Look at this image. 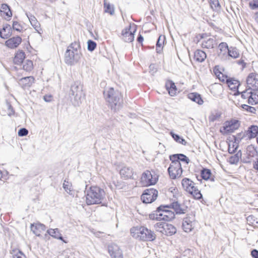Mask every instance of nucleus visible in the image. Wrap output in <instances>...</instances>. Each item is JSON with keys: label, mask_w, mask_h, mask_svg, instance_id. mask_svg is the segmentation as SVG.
Here are the masks:
<instances>
[{"label": "nucleus", "mask_w": 258, "mask_h": 258, "mask_svg": "<svg viewBox=\"0 0 258 258\" xmlns=\"http://www.w3.org/2000/svg\"><path fill=\"white\" fill-rule=\"evenodd\" d=\"M171 162L168 168V172L171 179H175L179 178L182 173L180 161L185 162L188 164L189 159L183 154H174L170 156Z\"/></svg>", "instance_id": "obj_1"}, {"label": "nucleus", "mask_w": 258, "mask_h": 258, "mask_svg": "<svg viewBox=\"0 0 258 258\" xmlns=\"http://www.w3.org/2000/svg\"><path fill=\"white\" fill-rule=\"evenodd\" d=\"M130 232L133 238L142 241H152L156 239V237L154 231L142 225L132 227Z\"/></svg>", "instance_id": "obj_2"}, {"label": "nucleus", "mask_w": 258, "mask_h": 258, "mask_svg": "<svg viewBox=\"0 0 258 258\" xmlns=\"http://www.w3.org/2000/svg\"><path fill=\"white\" fill-rule=\"evenodd\" d=\"M171 207L161 205L158 207L155 213L150 215V218L157 221H171L174 219V212L170 210Z\"/></svg>", "instance_id": "obj_3"}, {"label": "nucleus", "mask_w": 258, "mask_h": 258, "mask_svg": "<svg viewBox=\"0 0 258 258\" xmlns=\"http://www.w3.org/2000/svg\"><path fill=\"white\" fill-rule=\"evenodd\" d=\"M105 195V192L104 189L97 186H92L86 195V203L88 205L100 204Z\"/></svg>", "instance_id": "obj_4"}, {"label": "nucleus", "mask_w": 258, "mask_h": 258, "mask_svg": "<svg viewBox=\"0 0 258 258\" xmlns=\"http://www.w3.org/2000/svg\"><path fill=\"white\" fill-rule=\"evenodd\" d=\"M81 56L80 44L77 42H74L68 47L66 51L65 62L68 64H74L79 60Z\"/></svg>", "instance_id": "obj_5"}, {"label": "nucleus", "mask_w": 258, "mask_h": 258, "mask_svg": "<svg viewBox=\"0 0 258 258\" xmlns=\"http://www.w3.org/2000/svg\"><path fill=\"white\" fill-rule=\"evenodd\" d=\"M246 84L248 88L245 91L241 92V97H252L257 95L258 97V74L255 73H250L246 78Z\"/></svg>", "instance_id": "obj_6"}, {"label": "nucleus", "mask_w": 258, "mask_h": 258, "mask_svg": "<svg viewBox=\"0 0 258 258\" xmlns=\"http://www.w3.org/2000/svg\"><path fill=\"white\" fill-rule=\"evenodd\" d=\"M159 174L154 170H147L141 175L140 183L142 186L147 187L155 185L159 179Z\"/></svg>", "instance_id": "obj_7"}, {"label": "nucleus", "mask_w": 258, "mask_h": 258, "mask_svg": "<svg viewBox=\"0 0 258 258\" xmlns=\"http://www.w3.org/2000/svg\"><path fill=\"white\" fill-rule=\"evenodd\" d=\"M157 231L167 236H171L176 232V227L171 224L165 222H158L155 226Z\"/></svg>", "instance_id": "obj_8"}, {"label": "nucleus", "mask_w": 258, "mask_h": 258, "mask_svg": "<svg viewBox=\"0 0 258 258\" xmlns=\"http://www.w3.org/2000/svg\"><path fill=\"white\" fill-rule=\"evenodd\" d=\"M158 196L157 189L150 188L145 189L142 194L141 199L144 203L150 204L155 201Z\"/></svg>", "instance_id": "obj_9"}, {"label": "nucleus", "mask_w": 258, "mask_h": 258, "mask_svg": "<svg viewBox=\"0 0 258 258\" xmlns=\"http://www.w3.org/2000/svg\"><path fill=\"white\" fill-rule=\"evenodd\" d=\"M136 32L135 26L130 25L122 31V39L126 42H131L134 40V33Z\"/></svg>", "instance_id": "obj_10"}, {"label": "nucleus", "mask_w": 258, "mask_h": 258, "mask_svg": "<svg viewBox=\"0 0 258 258\" xmlns=\"http://www.w3.org/2000/svg\"><path fill=\"white\" fill-rule=\"evenodd\" d=\"M108 252L112 258H123L122 251L115 244H111L108 247Z\"/></svg>", "instance_id": "obj_11"}, {"label": "nucleus", "mask_w": 258, "mask_h": 258, "mask_svg": "<svg viewBox=\"0 0 258 258\" xmlns=\"http://www.w3.org/2000/svg\"><path fill=\"white\" fill-rule=\"evenodd\" d=\"M31 230L37 236H41L46 232L45 226L39 223L31 224Z\"/></svg>", "instance_id": "obj_12"}, {"label": "nucleus", "mask_w": 258, "mask_h": 258, "mask_svg": "<svg viewBox=\"0 0 258 258\" xmlns=\"http://www.w3.org/2000/svg\"><path fill=\"white\" fill-rule=\"evenodd\" d=\"M22 42V38L20 36L13 37L5 42V45L11 49L18 47Z\"/></svg>", "instance_id": "obj_13"}, {"label": "nucleus", "mask_w": 258, "mask_h": 258, "mask_svg": "<svg viewBox=\"0 0 258 258\" xmlns=\"http://www.w3.org/2000/svg\"><path fill=\"white\" fill-rule=\"evenodd\" d=\"M82 86L79 82H74L72 85L70 95L75 97H81L82 95Z\"/></svg>", "instance_id": "obj_14"}, {"label": "nucleus", "mask_w": 258, "mask_h": 258, "mask_svg": "<svg viewBox=\"0 0 258 258\" xmlns=\"http://www.w3.org/2000/svg\"><path fill=\"white\" fill-rule=\"evenodd\" d=\"M183 188L189 194L192 195L194 192V182L188 178H184L181 181Z\"/></svg>", "instance_id": "obj_15"}, {"label": "nucleus", "mask_w": 258, "mask_h": 258, "mask_svg": "<svg viewBox=\"0 0 258 258\" xmlns=\"http://www.w3.org/2000/svg\"><path fill=\"white\" fill-rule=\"evenodd\" d=\"M193 220L192 217H186L184 218L182 222V229L185 232H189L193 229Z\"/></svg>", "instance_id": "obj_16"}, {"label": "nucleus", "mask_w": 258, "mask_h": 258, "mask_svg": "<svg viewBox=\"0 0 258 258\" xmlns=\"http://www.w3.org/2000/svg\"><path fill=\"white\" fill-rule=\"evenodd\" d=\"M226 84L231 90L236 91V92L234 93V95H236L239 94V92L238 90V88L240 85V83L238 81L233 78H230Z\"/></svg>", "instance_id": "obj_17"}, {"label": "nucleus", "mask_w": 258, "mask_h": 258, "mask_svg": "<svg viewBox=\"0 0 258 258\" xmlns=\"http://www.w3.org/2000/svg\"><path fill=\"white\" fill-rule=\"evenodd\" d=\"M201 176L203 179L205 180H210L212 182L215 181V177L212 174L210 169L203 168L201 171Z\"/></svg>", "instance_id": "obj_18"}, {"label": "nucleus", "mask_w": 258, "mask_h": 258, "mask_svg": "<svg viewBox=\"0 0 258 258\" xmlns=\"http://www.w3.org/2000/svg\"><path fill=\"white\" fill-rule=\"evenodd\" d=\"M63 188L70 195L73 197H77V191L74 189L72 187L71 182L69 181L68 180H64L63 183Z\"/></svg>", "instance_id": "obj_19"}, {"label": "nucleus", "mask_w": 258, "mask_h": 258, "mask_svg": "<svg viewBox=\"0 0 258 258\" xmlns=\"http://www.w3.org/2000/svg\"><path fill=\"white\" fill-rule=\"evenodd\" d=\"M198 42H201L200 44L203 48H213L215 45L216 41L213 38H207L198 41Z\"/></svg>", "instance_id": "obj_20"}, {"label": "nucleus", "mask_w": 258, "mask_h": 258, "mask_svg": "<svg viewBox=\"0 0 258 258\" xmlns=\"http://www.w3.org/2000/svg\"><path fill=\"white\" fill-rule=\"evenodd\" d=\"M34 79L33 77H26L19 80V84L22 87H30L34 83Z\"/></svg>", "instance_id": "obj_21"}, {"label": "nucleus", "mask_w": 258, "mask_h": 258, "mask_svg": "<svg viewBox=\"0 0 258 258\" xmlns=\"http://www.w3.org/2000/svg\"><path fill=\"white\" fill-rule=\"evenodd\" d=\"M11 35V27L9 24L4 25L3 29L0 31V36L3 39H7Z\"/></svg>", "instance_id": "obj_22"}, {"label": "nucleus", "mask_w": 258, "mask_h": 258, "mask_svg": "<svg viewBox=\"0 0 258 258\" xmlns=\"http://www.w3.org/2000/svg\"><path fill=\"white\" fill-rule=\"evenodd\" d=\"M1 15L5 19H8L11 17L12 14L9 7L6 4H3L0 10Z\"/></svg>", "instance_id": "obj_23"}, {"label": "nucleus", "mask_w": 258, "mask_h": 258, "mask_svg": "<svg viewBox=\"0 0 258 258\" xmlns=\"http://www.w3.org/2000/svg\"><path fill=\"white\" fill-rule=\"evenodd\" d=\"M166 87L171 96L176 95L177 88L175 84L172 81H168L166 83Z\"/></svg>", "instance_id": "obj_24"}, {"label": "nucleus", "mask_w": 258, "mask_h": 258, "mask_svg": "<svg viewBox=\"0 0 258 258\" xmlns=\"http://www.w3.org/2000/svg\"><path fill=\"white\" fill-rule=\"evenodd\" d=\"M219 51L218 52V55L219 57H223L225 56L228 52L229 48L226 42H221L218 46Z\"/></svg>", "instance_id": "obj_25"}, {"label": "nucleus", "mask_w": 258, "mask_h": 258, "mask_svg": "<svg viewBox=\"0 0 258 258\" xmlns=\"http://www.w3.org/2000/svg\"><path fill=\"white\" fill-rule=\"evenodd\" d=\"M247 134H248V138H254L258 136V126L252 125L248 128Z\"/></svg>", "instance_id": "obj_26"}, {"label": "nucleus", "mask_w": 258, "mask_h": 258, "mask_svg": "<svg viewBox=\"0 0 258 258\" xmlns=\"http://www.w3.org/2000/svg\"><path fill=\"white\" fill-rule=\"evenodd\" d=\"M47 232L51 236L55 237V238L62 240L64 243H67L68 241L64 240L61 236V234L59 232V230L57 228L56 229H50L47 231Z\"/></svg>", "instance_id": "obj_27"}, {"label": "nucleus", "mask_w": 258, "mask_h": 258, "mask_svg": "<svg viewBox=\"0 0 258 258\" xmlns=\"http://www.w3.org/2000/svg\"><path fill=\"white\" fill-rule=\"evenodd\" d=\"M25 58V54L22 50H18L15 54L14 61L16 64H19L21 63Z\"/></svg>", "instance_id": "obj_28"}, {"label": "nucleus", "mask_w": 258, "mask_h": 258, "mask_svg": "<svg viewBox=\"0 0 258 258\" xmlns=\"http://www.w3.org/2000/svg\"><path fill=\"white\" fill-rule=\"evenodd\" d=\"M28 18L31 24V25L33 27V28L37 31L39 33H40V25L38 21L36 20V18L32 15L28 16Z\"/></svg>", "instance_id": "obj_29"}, {"label": "nucleus", "mask_w": 258, "mask_h": 258, "mask_svg": "<svg viewBox=\"0 0 258 258\" xmlns=\"http://www.w3.org/2000/svg\"><path fill=\"white\" fill-rule=\"evenodd\" d=\"M249 7L251 10L258 9V0H252L248 3ZM253 18L255 21L258 24V12L255 13Z\"/></svg>", "instance_id": "obj_30"}, {"label": "nucleus", "mask_w": 258, "mask_h": 258, "mask_svg": "<svg viewBox=\"0 0 258 258\" xmlns=\"http://www.w3.org/2000/svg\"><path fill=\"white\" fill-rule=\"evenodd\" d=\"M242 153L240 150L238 151L235 154L231 156L229 158L228 162L231 164H237L239 161V158H241Z\"/></svg>", "instance_id": "obj_31"}, {"label": "nucleus", "mask_w": 258, "mask_h": 258, "mask_svg": "<svg viewBox=\"0 0 258 258\" xmlns=\"http://www.w3.org/2000/svg\"><path fill=\"white\" fill-rule=\"evenodd\" d=\"M206 53L202 50H197L196 52H195V58L199 62H203L206 59Z\"/></svg>", "instance_id": "obj_32"}, {"label": "nucleus", "mask_w": 258, "mask_h": 258, "mask_svg": "<svg viewBox=\"0 0 258 258\" xmlns=\"http://www.w3.org/2000/svg\"><path fill=\"white\" fill-rule=\"evenodd\" d=\"M120 174L121 177L125 179L131 178L133 175L132 171L129 168H123L120 170Z\"/></svg>", "instance_id": "obj_33"}, {"label": "nucleus", "mask_w": 258, "mask_h": 258, "mask_svg": "<svg viewBox=\"0 0 258 258\" xmlns=\"http://www.w3.org/2000/svg\"><path fill=\"white\" fill-rule=\"evenodd\" d=\"M239 126L238 121L237 120H231L229 123V126H227L225 129L228 132H232L234 130H236Z\"/></svg>", "instance_id": "obj_34"}, {"label": "nucleus", "mask_w": 258, "mask_h": 258, "mask_svg": "<svg viewBox=\"0 0 258 258\" xmlns=\"http://www.w3.org/2000/svg\"><path fill=\"white\" fill-rule=\"evenodd\" d=\"M171 208L175 211L176 214L184 213L185 209L178 202H173L171 205Z\"/></svg>", "instance_id": "obj_35"}, {"label": "nucleus", "mask_w": 258, "mask_h": 258, "mask_svg": "<svg viewBox=\"0 0 258 258\" xmlns=\"http://www.w3.org/2000/svg\"><path fill=\"white\" fill-rule=\"evenodd\" d=\"M227 53L228 55L233 58H237L239 56V51L235 47H230Z\"/></svg>", "instance_id": "obj_36"}, {"label": "nucleus", "mask_w": 258, "mask_h": 258, "mask_svg": "<svg viewBox=\"0 0 258 258\" xmlns=\"http://www.w3.org/2000/svg\"><path fill=\"white\" fill-rule=\"evenodd\" d=\"M165 38L164 36H160L158 38V41L156 44V51L157 53H160L163 45L164 44Z\"/></svg>", "instance_id": "obj_37"}, {"label": "nucleus", "mask_w": 258, "mask_h": 258, "mask_svg": "<svg viewBox=\"0 0 258 258\" xmlns=\"http://www.w3.org/2000/svg\"><path fill=\"white\" fill-rule=\"evenodd\" d=\"M11 253L13 258H26L25 255L18 249H13Z\"/></svg>", "instance_id": "obj_38"}, {"label": "nucleus", "mask_w": 258, "mask_h": 258, "mask_svg": "<svg viewBox=\"0 0 258 258\" xmlns=\"http://www.w3.org/2000/svg\"><path fill=\"white\" fill-rule=\"evenodd\" d=\"M23 68L27 72L31 71L33 68V62L30 60H26L24 62Z\"/></svg>", "instance_id": "obj_39"}, {"label": "nucleus", "mask_w": 258, "mask_h": 258, "mask_svg": "<svg viewBox=\"0 0 258 258\" xmlns=\"http://www.w3.org/2000/svg\"><path fill=\"white\" fill-rule=\"evenodd\" d=\"M170 134L176 142L184 145L186 144V141H185V140L182 139L179 136L175 134L172 132H170Z\"/></svg>", "instance_id": "obj_40"}, {"label": "nucleus", "mask_w": 258, "mask_h": 258, "mask_svg": "<svg viewBox=\"0 0 258 258\" xmlns=\"http://www.w3.org/2000/svg\"><path fill=\"white\" fill-rule=\"evenodd\" d=\"M247 156L250 157H253L257 154V151L252 145L248 146L247 148Z\"/></svg>", "instance_id": "obj_41"}, {"label": "nucleus", "mask_w": 258, "mask_h": 258, "mask_svg": "<svg viewBox=\"0 0 258 258\" xmlns=\"http://www.w3.org/2000/svg\"><path fill=\"white\" fill-rule=\"evenodd\" d=\"M209 3L213 10L218 11L220 9V6L218 0H209Z\"/></svg>", "instance_id": "obj_42"}, {"label": "nucleus", "mask_w": 258, "mask_h": 258, "mask_svg": "<svg viewBox=\"0 0 258 258\" xmlns=\"http://www.w3.org/2000/svg\"><path fill=\"white\" fill-rule=\"evenodd\" d=\"M221 116L220 113L218 111H215L214 112H212L211 115L209 116V120L210 121H214L218 119Z\"/></svg>", "instance_id": "obj_43"}, {"label": "nucleus", "mask_w": 258, "mask_h": 258, "mask_svg": "<svg viewBox=\"0 0 258 258\" xmlns=\"http://www.w3.org/2000/svg\"><path fill=\"white\" fill-rule=\"evenodd\" d=\"M104 8L105 9V12L108 13L111 15L114 13V8L112 6H111L109 4L107 3H104Z\"/></svg>", "instance_id": "obj_44"}, {"label": "nucleus", "mask_w": 258, "mask_h": 258, "mask_svg": "<svg viewBox=\"0 0 258 258\" xmlns=\"http://www.w3.org/2000/svg\"><path fill=\"white\" fill-rule=\"evenodd\" d=\"M222 71H224L223 69L219 66H215L213 69V73L216 77L221 75Z\"/></svg>", "instance_id": "obj_45"}, {"label": "nucleus", "mask_w": 258, "mask_h": 258, "mask_svg": "<svg viewBox=\"0 0 258 258\" xmlns=\"http://www.w3.org/2000/svg\"><path fill=\"white\" fill-rule=\"evenodd\" d=\"M241 107L246 110L247 112L255 113L256 112V109L254 107L250 106L249 105H246V104H242Z\"/></svg>", "instance_id": "obj_46"}, {"label": "nucleus", "mask_w": 258, "mask_h": 258, "mask_svg": "<svg viewBox=\"0 0 258 258\" xmlns=\"http://www.w3.org/2000/svg\"><path fill=\"white\" fill-rule=\"evenodd\" d=\"M231 144H229L228 147V152L230 154H233L236 151L237 148H238V145L236 143H232V147L231 146Z\"/></svg>", "instance_id": "obj_47"}, {"label": "nucleus", "mask_w": 258, "mask_h": 258, "mask_svg": "<svg viewBox=\"0 0 258 258\" xmlns=\"http://www.w3.org/2000/svg\"><path fill=\"white\" fill-rule=\"evenodd\" d=\"M96 47V43L91 40L88 41V49L90 51L94 50Z\"/></svg>", "instance_id": "obj_48"}, {"label": "nucleus", "mask_w": 258, "mask_h": 258, "mask_svg": "<svg viewBox=\"0 0 258 258\" xmlns=\"http://www.w3.org/2000/svg\"><path fill=\"white\" fill-rule=\"evenodd\" d=\"M217 78L221 82L226 83L227 82L228 80H229V78H230L227 76L224 75L223 73L221 74V75H220L219 76L217 77Z\"/></svg>", "instance_id": "obj_49"}, {"label": "nucleus", "mask_w": 258, "mask_h": 258, "mask_svg": "<svg viewBox=\"0 0 258 258\" xmlns=\"http://www.w3.org/2000/svg\"><path fill=\"white\" fill-rule=\"evenodd\" d=\"M217 78L221 82L226 83L227 82L228 80H229V78H230L227 76L224 75L223 73L221 74V75H220L219 76L217 77Z\"/></svg>", "instance_id": "obj_50"}, {"label": "nucleus", "mask_w": 258, "mask_h": 258, "mask_svg": "<svg viewBox=\"0 0 258 258\" xmlns=\"http://www.w3.org/2000/svg\"><path fill=\"white\" fill-rule=\"evenodd\" d=\"M13 29L18 32H20L22 30V27L18 22H14L13 24Z\"/></svg>", "instance_id": "obj_51"}, {"label": "nucleus", "mask_w": 258, "mask_h": 258, "mask_svg": "<svg viewBox=\"0 0 258 258\" xmlns=\"http://www.w3.org/2000/svg\"><path fill=\"white\" fill-rule=\"evenodd\" d=\"M28 134V131L27 129L25 128H21L18 132L19 136L22 137L27 135Z\"/></svg>", "instance_id": "obj_52"}, {"label": "nucleus", "mask_w": 258, "mask_h": 258, "mask_svg": "<svg viewBox=\"0 0 258 258\" xmlns=\"http://www.w3.org/2000/svg\"><path fill=\"white\" fill-rule=\"evenodd\" d=\"M203 196L201 192L198 189H196L195 188V199L200 200L202 199Z\"/></svg>", "instance_id": "obj_53"}, {"label": "nucleus", "mask_w": 258, "mask_h": 258, "mask_svg": "<svg viewBox=\"0 0 258 258\" xmlns=\"http://www.w3.org/2000/svg\"><path fill=\"white\" fill-rule=\"evenodd\" d=\"M251 255L253 258H258V250L255 249L252 250Z\"/></svg>", "instance_id": "obj_54"}, {"label": "nucleus", "mask_w": 258, "mask_h": 258, "mask_svg": "<svg viewBox=\"0 0 258 258\" xmlns=\"http://www.w3.org/2000/svg\"><path fill=\"white\" fill-rule=\"evenodd\" d=\"M195 102H197L199 105H202L204 103L202 98H195Z\"/></svg>", "instance_id": "obj_55"}, {"label": "nucleus", "mask_w": 258, "mask_h": 258, "mask_svg": "<svg viewBox=\"0 0 258 258\" xmlns=\"http://www.w3.org/2000/svg\"><path fill=\"white\" fill-rule=\"evenodd\" d=\"M5 177V174L2 170H0V183L4 181L5 179H6Z\"/></svg>", "instance_id": "obj_56"}, {"label": "nucleus", "mask_w": 258, "mask_h": 258, "mask_svg": "<svg viewBox=\"0 0 258 258\" xmlns=\"http://www.w3.org/2000/svg\"><path fill=\"white\" fill-rule=\"evenodd\" d=\"M251 157L249 156H247L246 158H244L243 159H242V161L244 163H249L251 162Z\"/></svg>", "instance_id": "obj_57"}, {"label": "nucleus", "mask_w": 258, "mask_h": 258, "mask_svg": "<svg viewBox=\"0 0 258 258\" xmlns=\"http://www.w3.org/2000/svg\"><path fill=\"white\" fill-rule=\"evenodd\" d=\"M248 103L250 105H254V99H257V98H248Z\"/></svg>", "instance_id": "obj_58"}, {"label": "nucleus", "mask_w": 258, "mask_h": 258, "mask_svg": "<svg viewBox=\"0 0 258 258\" xmlns=\"http://www.w3.org/2000/svg\"><path fill=\"white\" fill-rule=\"evenodd\" d=\"M253 168L255 170L258 171V158L253 163Z\"/></svg>", "instance_id": "obj_59"}, {"label": "nucleus", "mask_w": 258, "mask_h": 258, "mask_svg": "<svg viewBox=\"0 0 258 258\" xmlns=\"http://www.w3.org/2000/svg\"><path fill=\"white\" fill-rule=\"evenodd\" d=\"M114 90H113V88H110L109 89V91H108V97H112V96L113 95V92Z\"/></svg>", "instance_id": "obj_60"}, {"label": "nucleus", "mask_w": 258, "mask_h": 258, "mask_svg": "<svg viewBox=\"0 0 258 258\" xmlns=\"http://www.w3.org/2000/svg\"><path fill=\"white\" fill-rule=\"evenodd\" d=\"M138 41L139 42H142V41H143L144 40V38H143V37L141 35H140L138 37V39H137Z\"/></svg>", "instance_id": "obj_61"}, {"label": "nucleus", "mask_w": 258, "mask_h": 258, "mask_svg": "<svg viewBox=\"0 0 258 258\" xmlns=\"http://www.w3.org/2000/svg\"><path fill=\"white\" fill-rule=\"evenodd\" d=\"M170 189H172V190H171V192H174L175 193H176L178 192V189L177 187H171Z\"/></svg>", "instance_id": "obj_62"}, {"label": "nucleus", "mask_w": 258, "mask_h": 258, "mask_svg": "<svg viewBox=\"0 0 258 258\" xmlns=\"http://www.w3.org/2000/svg\"><path fill=\"white\" fill-rule=\"evenodd\" d=\"M258 104V98H257V99H254V104Z\"/></svg>", "instance_id": "obj_63"}, {"label": "nucleus", "mask_w": 258, "mask_h": 258, "mask_svg": "<svg viewBox=\"0 0 258 258\" xmlns=\"http://www.w3.org/2000/svg\"><path fill=\"white\" fill-rule=\"evenodd\" d=\"M250 219H252V216H248L247 219V221H249Z\"/></svg>", "instance_id": "obj_64"}]
</instances>
